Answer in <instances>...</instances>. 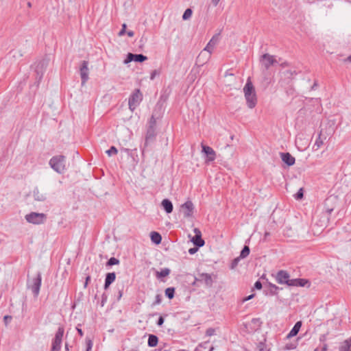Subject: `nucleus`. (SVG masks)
Wrapping results in <instances>:
<instances>
[{
	"label": "nucleus",
	"mask_w": 351,
	"mask_h": 351,
	"mask_svg": "<svg viewBox=\"0 0 351 351\" xmlns=\"http://www.w3.org/2000/svg\"><path fill=\"white\" fill-rule=\"evenodd\" d=\"M198 247H197V246H196L195 247L190 248V249L189 250V253L190 254H194L195 253H196V252H197V250H198Z\"/></svg>",
	"instance_id": "43"
},
{
	"label": "nucleus",
	"mask_w": 351,
	"mask_h": 351,
	"mask_svg": "<svg viewBox=\"0 0 351 351\" xmlns=\"http://www.w3.org/2000/svg\"><path fill=\"white\" fill-rule=\"evenodd\" d=\"M270 287L272 289H274L275 290H277L278 289V287L276 285H275L270 284Z\"/></svg>",
	"instance_id": "57"
},
{
	"label": "nucleus",
	"mask_w": 351,
	"mask_h": 351,
	"mask_svg": "<svg viewBox=\"0 0 351 351\" xmlns=\"http://www.w3.org/2000/svg\"><path fill=\"white\" fill-rule=\"evenodd\" d=\"M193 232L195 233V236L191 239V241L197 247H202L204 246L205 242L202 239V232L198 228H194Z\"/></svg>",
	"instance_id": "14"
},
{
	"label": "nucleus",
	"mask_w": 351,
	"mask_h": 351,
	"mask_svg": "<svg viewBox=\"0 0 351 351\" xmlns=\"http://www.w3.org/2000/svg\"><path fill=\"white\" fill-rule=\"evenodd\" d=\"M261 62L266 69H268L271 66L277 64L278 61L274 56L269 53H265L261 58Z\"/></svg>",
	"instance_id": "10"
},
{
	"label": "nucleus",
	"mask_w": 351,
	"mask_h": 351,
	"mask_svg": "<svg viewBox=\"0 0 351 351\" xmlns=\"http://www.w3.org/2000/svg\"><path fill=\"white\" fill-rule=\"evenodd\" d=\"M174 293L175 289L173 287H169L165 290V295L169 299H172L174 297Z\"/></svg>",
	"instance_id": "30"
},
{
	"label": "nucleus",
	"mask_w": 351,
	"mask_h": 351,
	"mask_svg": "<svg viewBox=\"0 0 351 351\" xmlns=\"http://www.w3.org/2000/svg\"><path fill=\"white\" fill-rule=\"evenodd\" d=\"M301 326H302V322L299 321V322H296L295 324L294 325V326L291 330V331L287 335V338L290 339L293 337L296 336L297 334L298 333Z\"/></svg>",
	"instance_id": "20"
},
{
	"label": "nucleus",
	"mask_w": 351,
	"mask_h": 351,
	"mask_svg": "<svg viewBox=\"0 0 351 351\" xmlns=\"http://www.w3.org/2000/svg\"><path fill=\"white\" fill-rule=\"evenodd\" d=\"M151 240L153 243L156 244H159L161 242L162 237L161 235L156 232H151Z\"/></svg>",
	"instance_id": "25"
},
{
	"label": "nucleus",
	"mask_w": 351,
	"mask_h": 351,
	"mask_svg": "<svg viewBox=\"0 0 351 351\" xmlns=\"http://www.w3.org/2000/svg\"><path fill=\"white\" fill-rule=\"evenodd\" d=\"M290 282L291 286L293 287H305L306 285L309 284L307 280L302 278L291 279Z\"/></svg>",
	"instance_id": "21"
},
{
	"label": "nucleus",
	"mask_w": 351,
	"mask_h": 351,
	"mask_svg": "<svg viewBox=\"0 0 351 351\" xmlns=\"http://www.w3.org/2000/svg\"><path fill=\"white\" fill-rule=\"evenodd\" d=\"M295 197L297 199H300L303 197V190L300 189L298 193L295 195Z\"/></svg>",
	"instance_id": "38"
},
{
	"label": "nucleus",
	"mask_w": 351,
	"mask_h": 351,
	"mask_svg": "<svg viewBox=\"0 0 351 351\" xmlns=\"http://www.w3.org/2000/svg\"><path fill=\"white\" fill-rule=\"evenodd\" d=\"M143 99V95L139 89H136L134 93L130 95L128 101L129 108L134 111L136 108L140 104Z\"/></svg>",
	"instance_id": "6"
},
{
	"label": "nucleus",
	"mask_w": 351,
	"mask_h": 351,
	"mask_svg": "<svg viewBox=\"0 0 351 351\" xmlns=\"http://www.w3.org/2000/svg\"><path fill=\"white\" fill-rule=\"evenodd\" d=\"M77 330L80 336H83V331L82 329L77 328Z\"/></svg>",
	"instance_id": "55"
},
{
	"label": "nucleus",
	"mask_w": 351,
	"mask_h": 351,
	"mask_svg": "<svg viewBox=\"0 0 351 351\" xmlns=\"http://www.w3.org/2000/svg\"><path fill=\"white\" fill-rule=\"evenodd\" d=\"M65 349L66 351H69L68 344L66 343H65Z\"/></svg>",
	"instance_id": "61"
},
{
	"label": "nucleus",
	"mask_w": 351,
	"mask_h": 351,
	"mask_svg": "<svg viewBox=\"0 0 351 351\" xmlns=\"http://www.w3.org/2000/svg\"><path fill=\"white\" fill-rule=\"evenodd\" d=\"M147 59V57L143 54H133L132 53H129L127 55V58L124 60V64H128L132 61H135L138 62H142Z\"/></svg>",
	"instance_id": "13"
},
{
	"label": "nucleus",
	"mask_w": 351,
	"mask_h": 351,
	"mask_svg": "<svg viewBox=\"0 0 351 351\" xmlns=\"http://www.w3.org/2000/svg\"><path fill=\"white\" fill-rule=\"evenodd\" d=\"M297 345L296 343H288L285 346L286 350H293L296 348Z\"/></svg>",
	"instance_id": "40"
},
{
	"label": "nucleus",
	"mask_w": 351,
	"mask_h": 351,
	"mask_svg": "<svg viewBox=\"0 0 351 351\" xmlns=\"http://www.w3.org/2000/svg\"><path fill=\"white\" fill-rule=\"evenodd\" d=\"M126 24L123 23L122 25V29H121V31L119 32V36H123L125 33V29H126Z\"/></svg>",
	"instance_id": "41"
},
{
	"label": "nucleus",
	"mask_w": 351,
	"mask_h": 351,
	"mask_svg": "<svg viewBox=\"0 0 351 351\" xmlns=\"http://www.w3.org/2000/svg\"><path fill=\"white\" fill-rule=\"evenodd\" d=\"M42 276L40 273H38L35 278H33L28 281V288L31 289L34 297H37L39 294Z\"/></svg>",
	"instance_id": "4"
},
{
	"label": "nucleus",
	"mask_w": 351,
	"mask_h": 351,
	"mask_svg": "<svg viewBox=\"0 0 351 351\" xmlns=\"http://www.w3.org/2000/svg\"><path fill=\"white\" fill-rule=\"evenodd\" d=\"M127 34H128V36L129 37H132V36H134V32H133V31H128V32H127Z\"/></svg>",
	"instance_id": "52"
},
{
	"label": "nucleus",
	"mask_w": 351,
	"mask_h": 351,
	"mask_svg": "<svg viewBox=\"0 0 351 351\" xmlns=\"http://www.w3.org/2000/svg\"><path fill=\"white\" fill-rule=\"evenodd\" d=\"M162 206L165 209L167 213H171L173 211V204L168 199H165L162 201Z\"/></svg>",
	"instance_id": "22"
},
{
	"label": "nucleus",
	"mask_w": 351,
	"mask_h": 351,
	"mask_svg": "<svg viewBox=\"0 0 351 351\" xmlns=\"http://www.w3.org/2000/svg\"><path fill=\"white\" fill-rule=\"evenodd\" d=\"M3 319H4L5 324H7L8 323V322H10L12 319V316L5 315V316H4Z\"/></svg>",
	"instance_id": "47"
},
{
	"label": "nucleus",
	"mask_w": 351,
	"mask_h": 351,
	"mask_svg": "<svg viewBox=\"0 0 351 351\" xmlns=\"http://www.w3.org/2000/svg\"><path fill=\"white\" fill-rule=\"evenodd\" d=\"M160 302H161V297L160 295L158 294L156 296V300H155L154 304V305L159 304Z\"/></svg>",
	"instance_id": "44"
},
{
	"label": "nucleus",
	"mask_w": 351,
	"mask_h": 351,
	"mask_svg": "<svg viewBox=\"0 0 351 351\" xmlns=\"http://www.w3.org/2000/svg\"><path fill=\"white\" fill-rule=\"evenodd\" d=\"M286 73L290 75H292V72L291 71H287Z\"/></svg>",
	"instance_id": "63"
},
{
	"label": "nucleus",
	"mask_w": 351,
	"mask_h": 351,
	"mask_svg": "<svg viewBox=\"0 0 351 351\" xmlns=\"http://www.w3.org/2000/svg\"><path fill=\"white\" fill-rule=\"evenodd\" d=\"M88 61L84 60L82 62V64H81V66L80 68V77L82 79V86H84L89 78L88 77V73H89L88 71L89 70H88Z\"/></svg>",
	"instance_id": "12"
},
{
	"label": "nucleus",
	"mask_w": 351,
	"mask_h": 351,
	"mask_svg": "<svg viewBox=\"0 0 351 351\" xmlns=\"http://www.w3.org/2000/svg\"><path fill=\"white\" fill-rule=\"evenodd\" d=\"M64 328L59 327L52 341L51 351H60L61 349L62 337L64 335Z\"/></svg>",
	"instance_id": "5"
},
{
	"label": "nucleus",
	"mask_w": 351,
	"mask_h": 351,
	"mask_svg": "<svg viewBox=\"0 0 351 351\" xmlns=\"http://www.w3.org/2000/svg\"><path fill=\"white\" fill-rule=\"evenodd\" d=\"M269 234L268 232H265V237H267Z\"/></svg>",
	"instance_id": "64"
},
{
	"label": "nucleus",
	"mask_w": 351,
	"mask_h": 351,
	"mask_svg": "<svg viewBox=\"0 0 351 351\" xmlns=\"http://www.w3.org/2000/svg\"><path fill=\"white\" fill-rule=\"evenodd\" d=\"M158 339L156 335H149V338H148V342H147L148 346L149 347L156 346L158 344Z\"/></svg>",
	"instance_id": "26"
},
{
	"label": "nucleus",
	"mask_w": 351,
	"mask_h": 351,
	"mask_svg": "<svg viewBox=\"0 0 351 351\" xmlns=\"http://www.w3.org/2000/svg\"><path fill=\"white\" fill-rule=\"evenodd\" d=\"M219 1L220 0H212V3L214 6H217Z\"/></svg>",
	"instance_id": "53"
},
{
	"label": "nucleus",
	"mask_w": 351,
	"mask_h": 351,
	"mask_svg": "<svg viewBox=\"0 0 351 351\" xmlns=\"http://www.w3.org/2000/svg\"><path fill=\"white\" fill-rule=\"evenodd\" d=\"M202 152L204 154H205V155L207 157L206 160L208 162H212V161L215 160L216 154H215V152L214 151V149L209 146L204 145H202Z\"/></svg>",
	"instance_id": "16"
},
{
	"label": "nucleus",
	"mask_w": 351,
	"mask_h": 351,
	"mask_svg": "<svg viewBox=\"0 0 351 351\" xmlns=\"http://www.w3.org/2000/svg\"><path fill=\"white\" fill-rule=\"evenodd\" d=\"M276 280L277 282L279 284H285L287 285L288 286H291L290 281L291 280V279H289V274L286 271H279L276 276Z\"/></svg>",
	"instance_id": "11"
},
{
	"label": "nucleus",
	"mask_w": 351,
	"mask_h": 351,
	"mask_svg": "<svg viewBox=\"0 0 351 351\" xmlns=\"http://www.w3.org/2000/svg\"><path fill=\"white\" fill-rule=\"evenodd\" d=\"M346 60L349 61L351 62V56H348L346 59Z\"/></svg>",
	"instance_id": "60"
},
{
	"label": "nucleus",
	"mask_w": 351,
	"mask_h": 351,
	"mask_svg": "<svg viewBox=\"0 0 351 351\" xmlns=\"http://www.w3.org/2000/svg\"><path fill=\"white\" fill-rule=\"evenodd\" d=\"M116 274L114 272L108 273L106 276L104 289H107L109 286L115 280Z\"/></svg>",
	"instance_id": "19"
},
{
	"label": "nucleus",
	"mask_w": 351,
	"mask_h": 351,
	"mask_svg": "<svg viewBox=\"0 0 351 351\" xmlns=\"http://www.w3.org/2000/svg\"><path fill=\"white\" fill-rule=\"evenodd\" d=\"M106 154L109 156H111L112 155H115L117 154L118 151H117V149L114 147V146H112L109 149H108L106 152Z\"/></svg>",
	"instance_id": "33"
},
{
	"label": "nucleus",
	"mask_w": 351,
	"mask_h": 351,
	"mask_svg": "<svg viewBox=\"0 0 351 351\" xmlns=\"http://www.w3.org/2000/svg\"><path fill=\"white\" fill-rule=\"evenodd\" d=\"M215 329L213 328H209L206 331V335L208 337L213 336L215 334Z\"/></svg>",
	"instance_id": "39"
},
{
	"label": "nucleus",
	"mask_w": 351,
	"mask_h": 351,
	"mask_svg": "<svg viewBox=\"0 0 351 351\" xmlns=\"http://www.w3.org/2000/svg\"><path fill=\"white\" fill-rule=\"evenodd\" d=\"M164 323V318L163 317L160 316L159 318H158V320L157 322V324L159 326H161Z\"/></svg>",
	"instance_id": "46"
},
{
	"label": "nucleus",
	"mask_w": 351,
	"mask_h": 351,
	"mask_svg": "<svg viewBox=\"0 0 351 351\" xmlns=\"http://www.w3.org/2000/svg\"><path fill=\"white\" fill-rule=\"evenodd\" d=\"M219 42V35H214L210 40L205 48L202 51L197 57V61L202 64L206 63L209 58L215 45Z\"/></svg>",
	"instance_id": "2"
},
{
	"label": "nucleus",
	"mask_w": 351,
	"mask_h": 351,
	"mask_svg": "<svg viewBox=\"0 0 351 351\" xmlns=\"http://www.w3.org/2000/svg\"><path fill=\"white\" fill-rule=\"evenodd\" d=\"M194 210V206L191 201H186L181 205L180 212L183 214L185 218H189L193 216Z\"/></svg>",
	"instance_id": "8"
},
{
	"label": "nucleus",
	"mask_w": 351,
	"mask_h": 351,
	"mask_svg": "<svg viewBox=\"0 0 351 351\" xmlns=\"http://www.w3.org/2000/svg\"><path fill=\"white\" fill-rule=\"evenodd\" d=\"M196 280L204 283L207 287H210L213 285V280L212 276L207 273H202L199 274Z\"/></svg>",
	"instance_id": "15"
},
{
	"label": "nucleus",
	"mask_w": 351,
	"mask_h": 351,
	"mask_svg": "<svg viewBox=\"0 0 351 351\" xmlns=\"http://www.w3.org/2000/svg\"><path fill=\"white\" fill-rule=\"evenodd\" d=\"M228 76H231V77H232V76H233V74L226 73L225 74V77H228Z\"/></svg>",
	"instance_id": "58"
},
{
	"label": "nucleus",
	"mask_w": 351,
	"mask_h": 351,
	"mask_svg": "<svg viewBox=\"0 0 351 351\" xmlns=\"http://www.w3.org/2000/svg\"><path fill=\"white\" fill-rule=\"evenodd\" d=\"M121 296H122V291H119L118 299L119 300L121 298Z\"/></svg>",
	"instance_id": "59"
},
{
	"label": "nucleus",
	"mask_w": 351,
	"mask_h": 351,
	"mask_svg": "<svg viewBox=\"0 0 351 351\" xmlns=\"http://www.w3.org/2000/svg\"><path fill=\"white\" fill-rule=\"evenodd\" d=\"M148 126L156 128V121L154 115H152L149 121Z\"/></svg>",
	"instance_id": "35"
},
{
	"label": "nucleus",
	"mask_w": 351,
	"mask_h": 351,
	"mask_svg": "<svg viewBox=\"0 0 351 351\" xmlns=\"http://www.w3.org/2000/svg\"><path fill=\"white\" fill-rule=\"evenodd\" d=\"M159 75V72L157 70H154L150 75V80H153L156 75Z\"/></svg>",
	"instance_id": "42"
},
{
	"label": "nucleus",
	"mask_w": 351,
	"mask_h": 351,
	"mask_svg": "<svg viewBox=\"0 0 351 351\" xmlns=\"http://www.w3.org/2000/svg\"><path fill=\"white\" fill-rule=\"evenodd\" d=\"M86 351H91L93 348V341L90 339H86Z\"/></svg>",
	"instance_id": "34"
},
{
	"label": "nucleus",
	"mask_w": 351,
	"mask_h": 351,
	"mask_svg": "<svg viewBox=\"0 0 351 351\" xmlns=\"http://www.w3.org/2000/svg\"><path fill=\"white\" fill-rule=\"evenodd\" d=\"M243 93L247 106L251 109L254 108L257 104V97L255 88L250 78L247 79V82L243 88Z\"/></svg>",
	"instance_id": "1"
},
{
	"label": "nucleus",
	"mask_w": 351,
	"mask_h": 351,
	"mask_svg": "<svg viewBox=\"0 0 351 351\" xmlns=\"http://www.w3.org/2000/svg\"><path fill=\"white\" fill-rule=\"evenodd\" d=\"M170 269L169 268H164L162 269L160 271H157L156 272V276L157 278H161L166 277L169 275L170 274Z\"/></svg>",
	"instance_id": "24"
},
{
	"label": "nucleus",
	"mask_w": 351,
	"mask_h": 351,
	"mask_svg": "<svg viewBox=\"0 0 351 351\" xmlns=\"http://www.w3.org/2000/svg\"><path fill=\"white\" fill-rule=\"evenodd\" d=\"M26 221L34 224L42 223L44 221V214L32 212L25 217Z\"/></svg>",
	"instance_id": "7"
},
{
	"label": "nucleus",
	"mask_w": 351,
	"mask_h": 351,
	"mask_svg": "<svg viewBox=\"0 0 351 351\" xmlns=\"http://www.w3.org/2000/svg\"><path fill=\"white\" fill-rule=\"evenodd\" d=\"M250 251V250L249 247L247 245H245L241 252L239 258H246L249 255Z\"/></svg>",
	"instance_id": "29"
},
{
	"label": "nucleus",
	"mask_w": 351,
	"mask_h": 351,
	"mask_svg": "<svg viewBox=\"0 0 351 351\" xmlns=\"http://www.w3.org/2000/svg\"><path fill=\"white\" fill-rule=\"evenodd\" d=\"M240 258H241L237 257L232 261V262L231 263V269H234L237 266V265L240 261Z\"/></svg>",
	"instance_id": "36"
},
{
	"label": "nucleus",
	"mask_w": 351,
	"mask_h": 351,
	"mask_svg": "<svg viewBox=\"0 0 351 351\" xmlns=\"http://www.w3.org/2000/svg\"><path fill=\"white\" fill-rule=\"evenodd\" d=\"M208 341H205L203 343L199 344V346L195 348V351H199V348H202V347L206 348V346L208 344Z\"/></svg>",
	"instance_id": "48"
},
{
	"label": "nucleus",
	"mask_w": 351,
	"mask_h": 351,
	"mask_svg": "<svg viewBox=\"0 0 351 351\" xmlns=\"http://www.w3.org/2000/svg\"><path fill=\"white\" fill-rule=\"evenodd\" d=\"M43 64L40 62V63H38L36 66V69H35V71L37 73V75L38 76V82H40V81L42 80L43 78Z\"/></svg>",
	"instance_id": "28"
},
{
	"label": "nucleus",
	"mask_w": 351,
	"mask_h": 351,
	"mask_svg": "<svg viewBox=\"0 0 351 351\" xmlns=\"http://www.w3.org/2000/svg\"><path fill=\"white\" fill-rule=\"evenodd\" d=\"M107 296L105 294H103L102 295V301H101V305L104 306V303L106 301Z\"/></svg>",
	"instance_id": "51"
},
{
	"label": "nucleus",
	"mask_w": 351,
	"mask_h": 351,
	"mask_svg": "<svg viewBox=\"0 0 351 351\" xmlns=\"http://www.w3.org/2000/svg\"><path fill=\"white\" fill-rule=\"evenodd\" d=\"M65 157L63 156H53L49 160L50 167L58 173H64L65 170Z\"/></svg>",
	"instance_id": "3"
},
{
	"label": "nucleus",
	"mask_w": 351,
	"mask_h": 351,
	"mask_svg": "<svg viewBox=\"0 0 351 351\" xmlns=\"http://www.w3.org/2000/svg\"><path fill=\"white\" fill-rule=\"evenodd\" d=\"M119 263V261L117 258H116L114 257H112L108 261L106 265L112 266V265H118Z\"/></svg>",
	"instance_id": "32"
},
{
	"label": "nucleus",
	"mask_w": 351,
	"mask_h": 351,
	"mask_svg": "<svg viewBox=\"0 0 351 351\" xmlns=\"http://www.w3.org/2000/svg\"><path fill=\"white\" fill-rule=\"evenodd\" d=\"M90 277L89 276H88L86 278V282H85V284H84V286L86 287L87 286V284L88 282V281H90Z\"/></svg>",
	"instance_id": "54"
},
{
	"label": "nucleus",
	"mask_w": 351,
	"mask_h": 351,
	"mask_svg": "<svg viewBox=\"0 0 351 351\" xmlns=\"http://www.w3.org/2000/svg\"><path fill=\"white\" fill-rule=\"evenodd\" d=\"M156 128L152 126L147 127L145 135V146H147L148 144L154 139L156 135Z\"/></svg>",
	"instance_id": "17"
},
{
	"label": "nucleus",
	"mask_w": 351,
	"mask_h": 351,
	"mask_svg": "<svg viewBox=\"0 0 351 351\" xmlns=\"http://www.w3.org/2000/svg\"><path fill=\"white\" fill-rule=\"evenodd\" d=\"M270 287L272 289H274L275 290H277L278 289V287L276 285H275L270 284Z\"/></svg>",
	"instance_id": "56"
},
{
	"label": "nucleus",
	"mask_w": 351,
	"mask_h": 351,
	"mask_svg": "<svg viewBox=\"0 0 351 351\" xmlns=\"http://www.w3.org/2000/svg\"><path fill=\"white\" fill-rule=\"evenodd\" d=\"M254 288L256 289H261L262 288V283L260 281H256L254 284Z\"/></svg>",
	"instance_id": "45"
},
{
	"label": "nucleus",
	"mask_w": 351,
	"mask_h": 351,
	"mask_svg": "<svg viewBox=\"0 0 351 351\" xmlns=\"http://www.w3.org/2000/svg\"><path fill=\"white\" fill-rule=\"evenodd\" d=\"M315 86H317V83L315 82L313 86H312L311 89H314L315 88Z\"/></svg>",
	"instance_id": "62"
},
{
	"label": "nucleus",
	"mask_w": 351,
	"mask_h": 351,
	"mask_svg": "<svg viewBox=\"0 0 351 351\" xmlns=\"http://www.w3.org/2000/svg\"><path fill=\"white\" fill-rule=\"evenodd\" d=\"M330 199H326L324 203V216L322 220H321L320 224H319L321 227H325L327 226L328 221H329V215L331 214V213L333 211L334 208L333 206H329L328 204L330 203Z\"/></svg>",
	"instance_id": "9"
},
{
	"label": "nucleus",
	"mask_w": 351,
	"mask_h": 351,
	"mask_svg": "<svg viewBox=\"0 0 351 351\" xmlns=\"http://www.w3.org/2000/svg\"><path fill=\"white\" fill-rule=\"evenodd\" d=\"M33 195L36 200L41 201L42 200V195L40 196L38 195V192L36 190H34Z\"/></svg>",
	"instance_id": "37"
},
{
	"label": "nucleus",
	"mask_w": 351,
	"mask_h": 351,
	"mask_svg": "<svg viewBox=\"0 0 351 351\" xmlns=\"http://www.w3.org/2000/svg\"><path fill=\"white\" fill-rule=\"evenodd\" d=\"M254 294H251V295H250L249 296H247V297H246V298H243V302H246V301H247V300H251L252 298H254Z\"/></svg>",
	"instance_id": "49"
},
{
	"label": "nucleus",
	"mask_w": 351,
	"mask_h": 351,
	"mask_svg": "<svg viewBox=\"0 0 351 351\" xmlns=\"http://www.w3.org/2000/svg\"><path fill=\"white\" fill-rule=\"evenodd\" d=\"M321 135V133H319L313 145V149L315 150L319 149L324 144V140L322 138Z\"/></svg>",
	"instance_id": "27"
},
{
	"label": "nucleus",
	"mask_w": 351,
	"mask_h": 351,
	"mask_svg": "<svg viewBox=\"0 0 351 351\" xmlns=\"http://www.w3.org/2000/svg\"><path fill=\"white\" fill-rule=\"evenodd\" d=\"M314 351H327V345L326 344L324 345V346L319 350L318 348H316V349H315Z\"/></svg>",
	"instance_id": "50"
},
{
	"label": "nucleus",
	"mask_w": 351,
	"mask_h": 351,
	"mask_svg": "<svg viewBox=\"0 0 351 351\" xmlns=\"http://www.w3.org/2000/svg\"><path fill=\"white\" fill-rule=\"evenodd\" d=\"M192 16V10L190 8H188L186 9L183 15H182V19L183 20H187V19H189Z\"/></svg>",
	"instance_id": "31"
},
{
	"label": "nucleus",
	"mask_w": 351,
	"mask_h": 351,
	"mask_svg": "<svg viewBox=\"0 0 351 351\" xmlns=\"http://www.w3.org/2000/svg\"><path fill=\"white\" fill-rule=\"evenodd\" d=\"M339 351H351V337L341 343Z\"/></svg>",
	"instance_id": "23"
},
{
	"label": "nucleus",
	"mask_w": 351,
	"mask_h": 351,
	"mask_svg": "<svg viewBox=\"0 0 351 351\" xmlns=\"http://www.w3.org/2000/svg\"><path fill=\"white\" fill-rule=\"evenodd\" d=\"M282 160L287 164L288 166H291L295 163V158L292 156L289 153H281Z\"/></svg>",
	"instance_id": "18"
}]
</instances>
